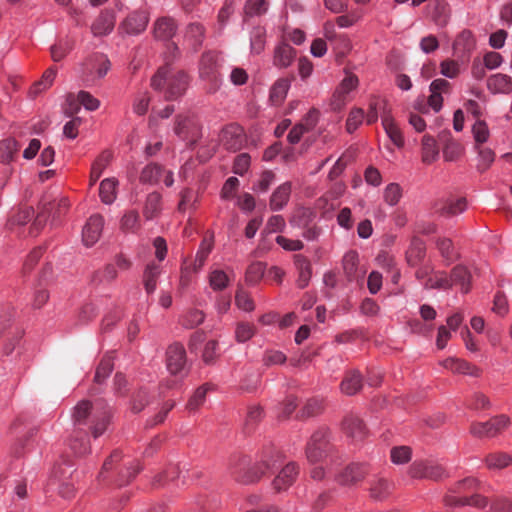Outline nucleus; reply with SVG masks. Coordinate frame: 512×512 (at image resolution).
I'll return each instance as SVG.
<instances>
[{
  "instance_id": "52",
  "label": "nucleus",
  "mask_w": 512,
  "mask_h": 512,
  "mask_svg": "<svg viewBox=\"0 0 512 512\" xmlns=\"http://www.w3.org/2000/svg\"><path fill=\"white\" fill-rule=\"evenodd\" d=\"M402 197V189L397 183L388 184L383 192L384 201L390 205L395 206L398 204Z\"/></svg>"
},
{
  "instance_id": "4",
  "label": "nucleus",
  "mask_w": 512,
  "mask_h": 512,
  "mask_svg": "<svg viewBox=\"0 0 512 512\" xmlns=\"http://www.w3.org/2000/svg\"><path fill=\"white\" fill-rule=\"evenodd\" d=\"M190 82V77L183 70L162 66L151 78V87L164 94L166 100H176L184 95Z\"/></svg>"
},
{
  "instance_id": "34",
  "label": "nucleus",
  "mask_w": 512,
  "mask_h": 512,
  "mask_svg": "<svg viewBox=\"0 0 512 512\" xmlns=\"http://www.w3.org/2000/svg\"><path fill=\"white\" fill-rule=\"evenodd\" d=\"M435 243L440 255L447 264L459 258V254L456 252L453 241L450 238L438 237Z\"/></svg>"
},
{
  "instance_id": "63",
  "label": "nucleus",
  "mask_w": 512,
  "mask_h": 512,
  "mask_svg": "<svg viewBox=\"0 0 512 512\" xmlns=\"http://www.w3.org/2000/svg\"><path fill=\"white\" fill-rule=\"evenodd\" d=\"M139 221V213L135 210H131L124 214L121 221V227L126 231H135L139 228Z\"/></svg>"
},
{
  "instance_id": "40",
  "label": "nucleus",
  "mask_w": 512,
  "mask_h": 512,
  "mask_svg": "<svg viewBox=\"0 0 512 512\" xmlns=\"http://www.w3.org/2000/svg\"><path fill=\"white\" fill-rule=\"evenodd\" d=\"M164 173V168L156 163L148 164L143 168L140 174V181L142 183L156 184L160 181Z\"/></svg>"
},
{
  "instance_id": "22",
  "label": "nucleus",
  "mask_w": 512,
  "mask_h": 512,
  "mask_svg": "<svg viewBox=\"0 0 512 512\" xmlns=\"http://www.w3.org/2000/svg\"><path fill=\"white\" fill-rule=\"evenodd\" d=\"M358 85V78L356 75L347 73L345 78L341 81L340 86L334 94V108L339 109L345 102V96L355 89Z\"/></svg>"
},
{
  "instance_id": "18",
  "label": "nucleus",
  "mask_w": 512,
  "mask_h": 512,
  "mask_svg": "<svg viewBox=\"0 0 512 512\" xmlns=\"http://www.w3.org/2000/svg\"><path fill=\"white\" fill-rule=\"evenodd\" d=\"M488 498L482 496L478 492H474L471 495L463 496H446L445 504L447 506H472L478 509H483L488 505Z\"/></svg>"
},
{
  "instance_id": "11",
  "label": "nucleus",
  "mask_w": 512,
  "mask_h": 512,
  "mask_svg": "<svg viewBox=\"0 0 512 512\" xmlns=\"http://www.w3.org/2000/svg\"><path fill=\"white\" fill-rule=\"evenodd\" d=\"M220 141L225 149L230 151L240 150L245 143L243 129L238 125H229L222 130Z\"/></svg>"
},
{
  "instance_id": "50",
  "label": "nucleus",
  "mask_w": 512,
  "mask_h": 512,
  "mask_svg": "<svg viewBox=\"0 0 512 512\" xmlns=\"http://www.w3.org/2000/svg\"><path fill=\"white\" fill-rule=\"evenodd\" d=\"M210 389V384H204L197 388L192 397L189 399L186 408L189 411L197 410L204 403L206 394Z\"/></svg>"
},
{
  "instance_id": "53",
  "label": "nucleus",
  "mask_w": 512,
  "mask_h": 512,
  "mask_svg": "<svg viewBox=\"0 0 512 512\" xmlns=\"http://www.w3.org/2000/svg\"><path fill=\"white\" fill-rule=\"evenodd\" d=\"M266 31L262 27H256L251 32V51L260 54L265 47Z\"/></svg>"
},
{
  "instance_id": "27",
  "label": "nucleus",
  "mask_w": 512,
  "mask_h": 512,
  "mask_svg": "<svg viewBox=\"0 0 512 512\" xmlns=\"http://www.w3.org/2000/svg\"><path fill=\"white\" fill-rule=\"evenodd\" d=\"M394 485L383 477H377L370 483V496L375 500H384L393 490Z\"/></svg>"
},
{
  "instance_id": "38",
  "label": "nucleus",
  "mask_w": 512,
  "mask_h": 512,
  "mask_svg": "<svg viewBox=\"0 0 512 512\" xmlns=\"http://www.w3.org/2000/svg\"><path fill=\"white\" fill-rule=\"evenodd\" d=\"M439 154L435 139L430 135H425L422 139V161L425 164L433 163Z\"/></svg>"
},
{
  "instance_id": "2",
  "label": "nucleus",
  "mask_w": 512,
  "mask_h": 512,
  "mask_svg": "<svg viewBox=\"0 0 512 512\" xmlns=\"http://www.w3.org/2000/svg\"><path fill=\"white\" fill-rule=\"evenodd\" d=\"M110 420L111 411L102 403L92 404L87 400H83L74 408V424L87 426L94 438H98L107 430Z\"/></svg>"
},
{
  "instance_id": "49",
  "label": "nucleus",
  "mask_w": 512,
  "mask_h": 512,
  "mask_svg": "<svg viewBox=\"0 0 512 512\" xmlns=\"http://www.w3.org/2000/svg\"><path fill=\"white\" fill-rule=\"evenodd\" d=\"M204 37V27L198 23H192L188 26L186 32L187 40L191 41V45L194 50H197L203 41Z\"/></svg>"
},
{
  "instance_id": "64",
  "label": "nucleus",
  "mask_w": 512,
  "mask_h": 512,
  "mask_svg": "<svg viewBox=\"0 0 512 512\" xmlns=\"http://www.w3.org/2000/svg\"><path fill=\"white\" fill-rule=\"evenodd\" d=\"M150 100L151 98L148 92L139 93L134 99V113L140 116L144 115L148 111Z\"/></svg>"
},
{
  "instance_id": "58",
  "label": "nucleus",
  "mask_w": 512,
  "mask_h": 512,
  "mask_svg": "<svg viewBox=\"0 0 512 512\" xmlns=\"http://www.w3.org/2000/svg\"><path fill=\"white\" fill-rule=\"evenodd\" d=\"M472 132L476 146H480L481 144L485 143L489 138L488 126L482 120L476 121V123L473 125Z\"/></svg>"
},
{
  "instance_id": "46",
  "label": "nucleus",
  "mask_w": 512,
  "mask_h": 512,
  "mask_svg": "<svg viewBox=\"0 0 512 512\" xmlns=\"http://www.w3.org/2000/svg\"><path fill=\"white\" fill-rule=\"evenodd\" d=\"M117 277V270L113 264H107L101 270L94 273L92 282L96 285L111 283Z\"/></svg>"
},
{
  "instance_id": "28",
  "label": "nucleus",
  "mask_w": 512,
  "mask_h": 512,
  "mask_svg": "<svg viewBox=\"0 0 512 512\" xmlns=\"http://www.w3.org/2000/svg\"><path fill=\"white\" fill-rule=\"evenodd\" d=\"M453 285H460L462 292L467 293L470 290L471 274L463 265L455 266L450 274Z\"/></svg>"
},
{
  "instance_id": "23",
  "label": "nucleus",
  "mask_w": 512,
  "mask_h": 512,
  "mask_svg": "<svg viewBox=\"0 0 512 512\" xmlns=\"http://www.w3.org/2000/svg\"><path fill=\"white\" fill-rule=\"evenodd\" d=\"M363 386V378L358 370H350L341 382V391L349 396L358 393Z\"/></svg>"
},
{
  "instance_id": "10",
  "label": "nucleus",
  "mask_w": 512,
  "mask_h": 512,
  "mask_svg": "<svg viewBox=\"0 0 512 512\" xmlns=\"http://www.w3.org/2000/svg\"><path fill=\"white\" fill-rule=\"evenodd\" d=\"M445 471L439 464L427 461H416L409 467V475L416 479L438 480Z\"/></svg>"
},
{
  "instance_id": "20",
  "label": "nucleus",
  "mask_w": 512,
  "mask_h": 512,
  "mask_svg": "<svg viewBox=\"0 0 512 512\" xmlns=\"http://www.w3.org/2000/svg\"><path fill=\"white\" fill-rule=\"evenodd\" d=\"M296 57V50L287 43H280L274 49L273 64L278 68H287Z\"/></svg>"
},
{
  "instance_id": "8",
  "label": "nucleus",
  "mask_w": 512,
  "mask_h": 512,
  "mask_svg": "<svg viewBox=\"0 0 512 512\" xmlns=\"http://www.w3.org/2000/svg\"><path fill=\"white\" fill-rule=\"evenodd\" d=\"M509 424V418L499 415L487 422H479L471 425V433L479 438H491L501 433Z\"/></svg>"
},
{
  "instance_id": "26",
  "label": "nucleus",
  "mask_w": 512,
  "mask_h": 512,
  "mask_svg": "<svg viewBox=\"0 0 512 512\" xmlns=\"http://www.w3.org/2000/svg\"><path fill=\"white\" fill-rule=\"evenodd\" d=\"M177 25L172 18L162 17L154 24V36L160 40H169L176 33Z\"/></svg>"
},
{
  "instance_id": "3",
  "label": "nucleus",
  "mask_w": 512,
  "mask_h": 512,
  "mask_svg": "<svg viewBox=\"0 0 512 512\" xmlns=\"http://www.w3.org/2000/svg\"><path fill=\"white\" fill-rule=\"evenodd\" d=\"M139 471L140 466L136 459L123 455L119 450H115L104 461L98 479H111L116 485L123 486L128 484Z\"/></svg>"
},
{
  "instance_id": "32",
  "label": "nucleus",
  "mask_w": 512,
  "mask_h": 512,
  "mask_svg": "<svg viewBox=\"0 0 512 512\" xmlns=\"http://www.w3.org/2000/svg\"><path fill=\"white\" fill-rule=\"evenodd\" d=\"M480 490H482L481 483L473 477H467L456 483L452 490L453 494L450 496L471 495Z\"/></svg>"
},
{
  "instance_id": "21",
  "label": "nucleus",
  "mask_w": 512,
  "mask_h": 512,
  "mask_svg": "<svg viewBox=\"0 0 512 512\" xmlns=\"http://www.w3.org/2000/svg\"><path fill=\"white\" fill-rule=\"evenodd\" d=\"M291 182H284L279 185L270 197L269 206L272 211H279L288 203L291 195Z\"/></svg>"
},
{
  "instance_id": "7",
  "label": "nucleus",
  "mask_w": 512,
  "mask_h": 512,
  "mask_svg": "<svg viewBox=\"0 0 512 512\" xmlns=\"http://www.w3.org/2000/svg\"><path fill=\"white\" fill-rule=\"evenodd\" d=\"M200 77L210 84V91L215 92L220 86L218 71V57L215 52H206L202 55L199 66Z\"/></svg>"
},
{
  "instance_id": "60",
  "label": "nucleus",
  "mask_w": 512,
  "mask_h": 512,
  "mask_svg": "<svg viewBox=\"0 0 512 512\" xmlns=\"http://www.w3.org/2000/svg\"><path fill=\"white\" fill-rule=\"evenodd\" d=\"M274 181L275 174L270 170H266L261 173L259 180L253 186V190L265 193L268 191V189L274 183Z\"/></svg>"
},
{
  "instance_id": "24",
  "label": "nucleus",
  "mask_w": 512,
  "mask_h": 512,
  "mask_svg": "<svg viewBox=\"0 0 512 512\" xmlns=\"http://www.w3.org/2000/svg\"><path fill=\"white\" fill-rule=\"evenodd\" d=\"M487 88L495 94H509L512 92V78L501 73L491 75L487 80Z\"/></svg>"
},
{
  "instance_id": "57",
  "label": "nucleus",
  "mask_w": 512,
  "mask_h": 512,
  "mask_svg": "<svg viewBox=\"0 0 512 512\" xmlns=\"http://www.w3.org/2000/svg\"><path fill=\"white\" fill-rule=\"evenodd\" d=\"M267 6L266 0H247L244 7L245 16L262 15L267 11Z\"/></svg>"
},
{
  "instance_id": "17",
  "label": "nucleus",
  "mask_w": 512,
  "mask_h": 512,
  "mask_svg": "<svg viewBox=\"0 0 512 512\" xmlns=\"http://www.w3.org/2000/svg\"><path fill=\"white\" fill-rule=\"evenodd\" d=\"M149 22V16L144 11H135L129 14L121 24V28L131 35L142 33Z\"/></svg>"
},
{
  "instance_id": "16",
  "label": "nucleus",
  "mask_w": 512,
  "mask_h": 512,
  "mask_svg": "<svg viewBox=\"0 0 512 512\" xmlns=\"http://www.w3.org/2000/svg\"><path fill=\"white\" fill-rule=\"evenodd\" d=\"M342 429L345 435L355 442L364 440L368 434L363 421L355 415H348L344 418Z\"/></svg>"
},
{
  "instance_id": "14",
  "label": "nucleus",
  "mask_w": 512,
  "mask_h": 512,
  "mask_svg": "<svg viewBox=\"0 0 512 512\" xmlns=\"http://www.w3.org/2000/svg\"><path fill=\"white\" fill-rule=\"evenodd\" d=\"M370 472L366 463H353L348 465L339 475L338 481L343 485H353L362 481Z\"/></svg>"
},
{
  "instance_id": "13",
  "label": "nucleus",
  "mask_w": 512,
  "mask_h": 512,
  "mask_svg": "<svg viewBox=\"0 0 512 512\" xmlns=\"http://www.w3.org/2000/svg\"><path fill=\"white\" fill-rule=\"evenodd\" d=\"M104 225V219L101 215H92L86 222L82 230V241L85 246H93L100 238Z\"/></svg>"
},
{
  "instance_id": "56",
  "label": "nucleus",
  "mask_w": 512,
  "mask_h": 512,
  "mask_svg": "<svg viewBox=\"0 0 512 512\" xmlns=\"http://www.w3.org/2000/svg\"><path fill=\"white\" fill-rule=\"evenodd\" d=\"M476 149L479 154L478 170L484 172L493 163L495 153L493 150L487 147L476 146Z\"/></svg>"
},
{
  "instance_id": "59",
  "label": "nucleus",
  "mask_w": 512,
  "mask_h": 512,
  "mask_svg": "<svg viewBox=\"0 0 512 512\" xmlns=\"http://www.w3.org/2000/svg\"><path fill=\"white\" fill-rule=\"evenodd\" d=\"M256 332V328L251 323L241 322L237 325L235 336L238 342H246L251 339Z\"/></svg>"
},
{
  "instance_id": "45",
  "label": "nucleus",
  "mask_w": 512,
  "mask_h": 512,
  "mask_svg": "<svg viewBox=\"0 0 512 512\" xmlns=\"http://www.w3.org/2000/svg\"><path fill=\"white\" fill-rule=\"evenodd\" d=\"M490 469H503L512 464V456L504 452L491 453L486 458Z\"/></svg>"
},
{
  "instance_id": "19",
  "label": "nucleus",
  "mask_w": 512,
  "mask_h": 512,
  "mask_svg": "<svg viewBox=\"0 0 512 512\" xmlns=\"http://www.w3.org/2000/svg\"><path fill=\"white\" fill-rule=\"evenodd\" d=\"M440 364L445 369L450 370L453 373L466 374L475 377L480 375L479 368L458 358H447L443 360Z\"/></svg>"
},
{
  "instance_id": "31",
  "label": "nucleus",
  "mask_w": 512,
  "mask_h": 512,
  "mask_svg": "<svg viewBox=\"0 0 512 512\" xmlns=\"http://www.w3.org/2000/svg\"><path fill=\"white\" fill-rule=\"evenodd\" d=\"M112 153L110 151H103L94 161L90 172V184L94 185L101 177L106 167L110 164Z\"/></svg>"
},
{
  "instance_id": "39",
  "label": "nucleus",
  "mask_w": 512,
  "mask_h": 512,
  "mask_svg": "<svg viewBox=\"0 0 512 512\" xmlns=\"http://www.w3.org/2000/svg\"><path fill=\"white\" fill-rule=\"evenodd\" d=\"M426 289H450L452 287V280L450 276L444 271H436L431 277L424 282Z\"/></svg>"
},
{
  "instance_id": "30",
  "label": "nucleus",
  "mask_w": 512,
  "mask_h": 512,
  "mask_svg": "<svg viewBox=\"0 0 512 512\" xmlns=\"http://www.w3.org/2000/svg\"><path fill=\"white\" fill-rule=\"evenodd\" d=\"M115 25L114 16L111 13H101L92 25V32L96 36L109 34Z\"/></svg>"
},
{
  "instance_id": "47",
  "label": "nucleus",
  "mask_w": 512,
  "mask_h": 512,
  "mask_svg": "<svg viewBox=\"0 0 512 512\" xmlns=\"http://www.w3.org/2000/svg\"><path fill=\"white\" fill-rule=\"evenodd\" d=\"M113 370V358L109 355L104 356L96 368L94 382L101 384L110 375Z\"/></svg>"
},
{
  "instance_id": "12",
  "label": "nucleus",
  "mask_w": 512,
  "mask_h": 512,
  "mask_svg": "<svg viewBox=\"0 0 512 512\" xmlns=\"http://www.w3.org/2000/svg\"><path fill=\"white\" fill-rule=\"evenodd\" d=\"M299 474V466L295 462L287 463L272 482L273 489L276 492L287 490L296 480Z\"/></svg>"
},
{
  "instance_id": "1",
  "label": "nucleus",
  "mask_w": 512,
  "mask_h": 512,
  "mask_svg": "<svg viewBox=\"0 0 512 512\" xmlns=\"http://www.w3.org/2000/svg\"><path fill=\"white\" fill-rule=\"evenodd\" d=\"M283 457L276 447L266 445L258 453L254 464L247 457H243L231 468V474L242 484H252L259 481L268 470L282 464Z\"/></svg>"
},
{
  "instance_id": "62",
  "label": "nucleus",
  "mask_w": 512,
  "mask_h": 512,
  "mask_svg": "<svg viewBox=\"0 0 512 512\" xmlns=\"http://www.w3.org/2000/svg\"><path fill=\"white\" fill-rule=\"evenodd\" d=\"M210 286L213 290H223L229 282L228 276L222 270H214L210 274Z\"/></svg>"
},
{
  "instance_id": "61",
  "label": "nucleus",
  "mask_w": 512,
  "mask_h": 512,
  "mask_svg": "<svg viewBox=\"0 0 512 512\" xmlns=\"http://www.w3.org/2000/svg\"><path fill=\"white\" fill-rule=\"evenodd\" d=\"M72 43L68 40L60 41L51 47V57L54 61L62 60L71 50Z\"/></svg>"
},
{
  "instance_id": "15",
  "label": "nucleus",
  "mask_w": 512,
  "mask_h": 512,
  "mask_svg": "<svg viewBox=\"0 0 512 512\" xmlns=\"http://www.w3.org/2000/svg\"><path fill=\"white\" fill-rule=\"evenodd\" d=\"M44 212L39 214L33 223V228L37 231L42 227L43 223L46 221V216L44 213H50L54 218L60 217L64 214L70 207V202L66 197H60L59 199H55L53 202H49L44 204Z\"/></svg>"
},
{
  "instance_id": "42",
  "label": "nucleus",
  "mask_w": 512,
  "mask_h": 512,
  "mask_svg": "<svg viewBox=\"0 0 512 512\" xmlns=\"http://www.w3.org/2000/svg\"><path fill=\"white\" fill-rule=\"evenodd\" d=\"M117 180L114 178H106L102 180L99 188V195L105 204H111L116 198Z\"/></svg>"
},
{
  "instance_id": "5",
  "label": "nucleus",
  "mask_w": 512,
  "mask_h": 512,
  "mask_svg": "<svg viewBox=\"0 0 512 512\" xmlns=\"http://www.w3.org/2000/svg\"><path fill=\"white\" fill-rule=\"evenodd\" d=\"M333 449L330 443L329 431L326 428L316 430L307 442L305 454L307 460L314 464L320 462Z\"/></svg>"
},
{
  "instance_id": "51",
  "label": "nucleus",
  "mask_w": 512,
  "mask_h": 512,
  "mask_svg": "<svg viewBox=\"0 0 512 512\" xmlns=\"http://www.w3.org/2000/svg\"><path fill=\"white\" fill-rule=\"evenodd\" d=\"M56 73H57V70L54 67L48 68L44 72L42 79L34 84L32 90H31V93L36 95V94L40 93L41 91L49 88L52 85V83L56 77Z\"/></svg>"
},
{
  "instance_id": "6",
  "label": "nucleus",
  "mask_w": 512,
  "mask_h": 512,
  "mask_svg": "<svg viewBox=\"0 0 512 512\" xmlns=\"http://www.w3.org/2000/svg\"><path fill=\"white\" fill-rule=\"evenodd\" d=\"M111 68L110 60L104 54H94L83 64L82 80L87 86L106 76Z\"/></svg>"
},
{
  "instance_id": "41",
  "label": "nucleus",
  "mask_w": 512,
  "mask_h": 512,
  "mask_svg": "<svg viewBox=\"0 0 512 512\" xmlns=\"http://www.w3.org/2000/svg\"><path fill=\"white\" fill-rule=\"evenodd\" d=\"M19 149L20 145L15 139L7 138L0 141V161L2 163L11 162Z\"/></svg>"
},
{
  "instance_id": "55",
  "label": "nucleus",
  "mask_w": 512,
  "mask_h": 512,
  "mask_svg": "<svg viewBox=\"0 0 512 512\" xmlns=\"http://www.w3.org/2000/svg\"><path fill=\"white\" fill-rule=\"evenodd\" d=\"M204 313L198 309H190L182 317L181 323L184 327L192 329L204 321Z\"/></svg>"
},
{
  "instance_id": "25",
  "label": "nucleus",
  "mask_w": 512,
  "mask_h": 512,
  "mask_svg": "<svg viewBox=\"0 0 512 512\" xmlns=\"http://www.w3.org/2000/svg\"><path fill=\"white\" fill-rule=\"evenodd\" d=\"M294 263L298 270L297 285L299 288L303 289L309 284L311 279V263L307 257L301 254L294 256Z\"/></svg>"
},
{
  "instance_id": "9",
  "label": "nucleus",
  "mask_w": 512,
  "mask_h": 512,
  "mask_svg": "<svg viewBox=\"0 0 512 512\" xmlns=\"http://www.w3.org/2000/svg\"><path fill=\"white\" fill-rule=\"evenodd\" d=\"M166 366L168 371L176 376L186 367V351L182 344H171L166 351Z\"/></svg>"
},
{
  "instance_id": "54",
  "label": "nucleus",
  "mask_w": 512,
  "mask_h": 512,
  "mask_svg": "<svg viewBox=\"0 0 512 512\" xmlns=\"http://www.w3.org/2000/svg\"><path fill=\"white\" fill-rule=\"evenodd\" d=\"M411 449L408 446H397L391 449L390 458L394 464L401 465L410 461Z\"/></svg>"
},
{
  "instance_id": "44",
  "label": "nucleus",
  "mask_w": 512,
  "mask_h": 512,
  "mask_svg": "<svg viewBox=\"0 0 512 512\" xmlns=\"http://www.w3.org/2000/svg\"><path fill=\"white\" fill-rule=\"evenodd\" d=\"M426 249L422 242L415 241L407 251L406 258L410 266H417L425 257Z\"/></svg>"
},
{
  "instance_id": "37",
  "label": "nucleus",
  "mask_w": 512,
  "mask_h": 512,
  "mask_svg": "<svg viewBox=\"0 0 512 512\" xmlns=\"http://www.w3.org/2000/svg\"><path fill=\"white\" fill-rule=\"evenodd\" d=\"M71 450L79 456L90 452V445L85 433L75 431L69 440Z\"/></svg>"
},
{
  "instance_id": "43",
  "label": "nucleus",
  "mask_w": 512,
  "mask_h": 512,
  "mask_svg": "<svg viewBox=\"0 0 512 512\" xmlns=\"http://www.w3.org/2000/svg\"><path fill=\"white\" fill-rule=\"evenodd\" d=\"M290 87V82L288 79L281 78L278 79L271 88L270 91V100L275 105H279L285 99L287 92Z\"/></svg>"
},
{
  "instance_id": "48",
  "label": "nucleus",
  "mask_w": 512,
  "mask_h": 512,
  "mask_svg": "<svg viewBox=\"0 0 512 512\" xmlns=\"http://www.w3.org/2000/svg\"><path fill=\"white\" fill-rule=\"evenodd\" d=\"M466 209V200L464 198L456 201H449L437 208V212L444 216H455Z\"/></svg>"
},
{
  "instance_id": "36",
  "label": "nucleus",
  "mask_w": 512,
  "mask_h": 512,
  "mask_svg": "<svg viewBox=\"0 0 512 512\" xmlns=\"http://www.w3.org/2000/svg\"><path fill=\"white\" fill-rule=\"evenodd\" d=\"M161 212V195L157 192L150 193L143 209V215L147 220H152Z\"/></svg>"
},
{
  "instance_id": "33",
  "label": "nucleus",
  "mask_w": 512,
  "mask_h": 512,
  "mask_svg": "<svg viewBox=\"0 0 512 512\" xmlns=\"http://www.w3.org/2000/svg\"><path fill=\"white\" fill-rule=\"evenodd\" d=\"M161 274V268L155 263H149L143 273V284L148 294L154 293L157 287V279Z\"/></svg>"
},
{
  "instance_id": "35",
  "label": "nucleus",
  "mask_w": 512,
  "mask_h": 512,
  "mask_svg": "<svg viewBox=\"0 0 512 512\" xmlns=\"http://www.w3.org/2000/svg\"><path fill=\"white\" fill-rule=\"evenodd\" d=\"M358 263L359 257L356 251H348L343 257V270L350 281L360 277Z\"/></svg>"
},
{
  "instance_id": "29",
  "label": "nucleus",
  "mask_w": 512,
  "mask_h": 512,
  "mask_svg": "<svg viewBox=\"0 0 512 512\" xmlns=\"http://www.w3.org/2000/svg\"><path fill=\"white\" fill-rule=\"evenodd\" d=\"M382 126L388 137L396 146L402 147L404 145L402 133L391 115H383Z\"/></svg>"
}]
</instances>
